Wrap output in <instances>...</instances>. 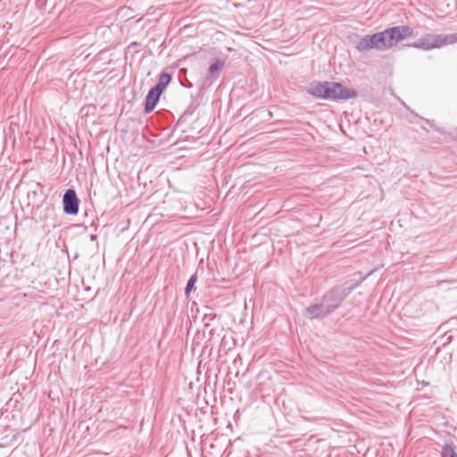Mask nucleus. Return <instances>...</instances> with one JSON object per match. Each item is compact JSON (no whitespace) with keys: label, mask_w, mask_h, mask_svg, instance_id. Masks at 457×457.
<instances>
[{"label":"nucleus","mask_w":457,"mask_h":457,"mask_svg":"<svg viewBox=\"0 0 457 457\" xmlns=\"http://www.w3.org/2000/svg\"><path fill=\"white\" fill-rule=\"evenodd\" d=\"M162 94L159 91H156L154 88H151L145 100L144 112L145 113H150L154 111L157 104L159 103L160 97Z\"/></svg>","instance_id":"nucleus-9"},{"label":"nucleus","mask_w":457,"mask_h":457,"mask_svg":"<svg viewBox=\"0 0 457 457\" xmlns=\"http://www.w3.org/2000/svg\"><path fill=\"white\" fill-rule=\"evenodd\" d=\"M363 277L357 283L349 287L345 285L336 286L328 290L322 296L321 302L327 310V313L331 314L335 312L343 303V301L356 288L362 281L369 276Z\"/></svg>","instance_id":"nucleus-2"},{"label":"nucleus","mask_w":457,"mask_h":457,"mask_svg":"<svg viewBox=\"0 0 457 457\" xmlns=\"http://www.w3.org/2000/svg\"><path fill=\"white\" fill-rule=\"evenodd\" d=\"M197 281V274L196 272L191 275L189 279L187 280L186 288H185V295L188 296L190 293L195 289V283Z\"/></svg>","instance_id":"nucleus-13"},{"label":"nucleus","mask_w":457,"mask_h":457,"mask_svg":"<svg viewBox=\"0 0 457 457\" xmlns=\"http://www.w3.org/2000/svg\"><path fill=\"white\" fill-rule=\"evenodd\" d=\"M457 42V34H426L411 46L414 48L428 51L434 48H440L445 46L453 45Z\"/></svg>","instance_id":"nucleus-3"},{"label":"nucleus","mask_w":457,"mask_h":457,"mask_svg":"<svg viewBox=\"0 0 457 457\" xmlns=\"http://www.w3.org/2000/svg\"><path fill=\"white\" fill-rule=\"evenodd\" d=\"M387 32L388 42H390L391 47H393L403 39L411 37L413 35V29L409 26H395L387 28Z\"/></svg>","instance_id":"nucleus-5"},{"label":"nucleus","mask_w":457,"mask_h":457,"mask_svg":"<svg viewBox=\"0 0 457 457\" xmlns=\"http://www.w3.org/2000/svg\"><path fill=\"white\" fill-rule=\"evenodd\" d=\"M307 94L322 100L346 101L358 96L356 90L333 81H312L306 88Z\"/></svg>","instance_id":"nucleus-1"},{"label":"nucleus","mask_w":457,"mask_h":457,"mask_svg":"<svg viewBox=\"0 0 457 457\" xmlns=\"http://www.w3.org/2000/svg\"><path fill=\"white\" fill-rule=\"evenodd\" d=\"M172 79L171 74L168 72H162L159 76L158 82L153 87V88L156 89V91L161 92L162 94L170 83Z\"/></svg>","instance_id":"nucleus-11"},{"label":"nucleus","mask_w":457,"mask_h":457,"mask_svg":"<svg viewBox=\"0 0 457 457\" xmlns=\"http://www.w3.org/2000/svg\"><path fill=\"white\" fill-rule=\"evenodd\" d=\"M304 315L311 320L313 319H323L329 314L327 313V310L323 305L322 302L320 303L312 304L304 310Z\"/></svg>","instance_id":"nucleus-8"},{"label":"nucleus","mask_w":457,"mask_h":457,"mask_svg":"<svg viewBox=\"0 0 457 457\" xmlns=\"http://www.w3.org/2000/svg\"><path fill=\"white\" fill-rule=\"evenodd\" d=\"M224 66L225 62L220 59H217L214 62H212L208 69V75L203 82V87L211 86L212 82L219 78L220 73Z\"/></svg>","instance_id":"nucleus-6"},{"label":"nucleus","mask_w":457,"mask_h":457,"mask_svg":"<svg viewBox=\"0 0 457 457\" xmlns=\"http://www.w3.org/2000/svg\"><path fill=\"white\" fill-rule=\"evenodd\" d=\"M180 84H181V86L187 87V88H190L193 87L191 82L184 83V82L180 81Z\"/></svg>","instance_id":"nucleus-15"},{"label":"nucleus","mask_w":457,"mask_h":457,"mask_svg":"<svg viewBox=\"0 0 457 457\" xmlns=\"http://www.w3.org/2000/svg\"><path fill=\"white\" fill-rule=\"evenodd\" d=\"M426 123H428L432 129H434L435 130L438 131V132H441V130L436 126L435 124V121L432 120H428V119H423Z\"/></svg>","instance_id":"nucleus-14"},{"label":"nucleus","mask_w":457,"mask_h":457,"mask_svg":"<svg viewBox=\"0 0 457 457\" xmlns=\"http://www.w3.org/2000/svg\"><path fill=\"white\" fill-rule=\"evenodd\" d=\"M387 33V29L381 32L375 33L378 40L377 44L378 46V51H386L392 48L390 42H388Z\"/></svg>","instance_id":"nucleus-10"},{"label":"nucleus","mask_w":457,"mask_h":457,"mask_svg":"<svg viewBox=\"0 0 457 457\" xmlns=\"http://www.w3.org/2000/svg\"><path fill=\"white\" fill-rule=\"evenodd\" d=\"M79 210V199L73 188L67 189L62 196V211L67 215H77Z\"/></svg>","instance_id":"nucleus-4"},{"label":"nucleus","mask_w":457,"mask_h":457,"mask_svg":"<svg viewBox=\"0 0 457 457\" xmlns=\"http://www.w3.org/2000/svg\"><path fill=\"white\" fill-rule=\"evenodd\" d=\"M96 238H97V236H96V235H94V234H93V235H91V236H90V240H91V241H95Z\"/></svg>","instance_id":"nucleus-16"},{"label":"nucleus","mask_w":457,"mask_h":457,"mask_svg":"<svg viewBox=\"0 0 457 457\" xmlns=\"http://www.w3.org/2000/svg\"><path fill=\"white\" fill-rule=\"evenodd\" d=\"M440 457H457V453L451 444H445Z\"/></svg>","instance_id":"nucleus-12"},{"label":"nucleus","mask_w":457,"mask_h":457,"mask_svg":"<svg viewBox=\"0 0 457 457\" xmlns=\"http://www.w3.org/2000/svg\"><path fill=\"white\" fill-rule=\"evenodd\" d=\"M377 41L378 40H377L375 33L372 35L363 36L358 41V43L356 45V49L359 52H366L370 49H375V50L378 51V46Z\"/></svg>","instance_id":"nucleus-7"}]
</instances>
